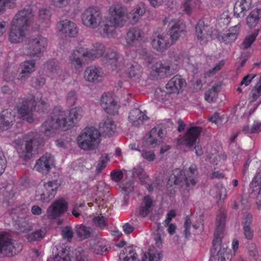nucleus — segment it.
<instances>
[{"instance_id":"6","label":"nucleus","mask_w":261,"mask_h":261,"mask_svg":"<svg viewBox=\"0 0 261 261\" xmlns=\"http://www.w3.org/2000/svg\"><path fill=\"white\" fill-rule=\"evenodd\" d=\"M100 134L94 127L85 128L77 138L78 146L84 150H93L100 143Z\"/></svg>"},{"instance_id":"26","label":"nucleus","mask_w":261,"mask_h":261,"mask_svg":"<svg viewBox=\"0 0 261 261\" xmlns=\"http://www.w3.org/2000/svg\"><path fill=\"white\" fill-rule=\"evenodd\" d=\"M15 116L9 110L3 111L0 114V131L8 129L12 125Z\"/></svg>"},{"instance_id":"17","label":"nucleus","mask_w":261,"mask_h":261,"mask_svg":"<svg viewBox=\"0 0 261 261\" xmlns=\"http://www.w3.org/2000/svg\"><path fill=\"white\" fill-rule=\"evenodd\" d=\"M100 105L108 114L112 115L118 114L119 106L111 96L103 95L101 97Z\"/></svg>"},{"instance_id":"45","label":"nucleus","mask_w":261,"mask_h":261,"mask_svg":"<svg viewBox=\"0 0 261 261\" xmlns=\"http://www.w3.org/2000/svg\"><path fill=\"white\" fill-rule=\"evenodd\" d=\"M141 66L135 63L130 67L128 71L129 77L134 81L138 80L142 74Z\"/></svg>"},{"instance_id":"47","label":"nucleus","mask_w":261,"mask_h":261,"mask_svg":"<svg viewBox=\"0 0 261 261\" xmlns=\"http://www.w3.org/2000/svg\"><path fill=\"white\" fill-rule=\"evenodd\" d=\"M45 234V229H39L32 232L31 233L27 234V238L28 241L31 242L40 241L44 237Z\"/></svg>"},{"instance_id":"54","label":"nucleus","mask_w":261,"mask_h":261,"mask_svg":"<svg viewBox=\"0 0 261 261\" xmlns=\"http://www.w3.org/2000/svg\"><path fill=\"white\" fill-rule=\"evenodd\" d=\"M16 225H17V229L23 233L30 231L33 229L32 226L25 220L22 221L19 220L18 222L16 223Z\"/></svg>"},{"instance_id":"22","label":"nucleus","mask_w":261,"mask_h":261,"mask_svg":"<svg viewBox=\"0 0 261 261\" xmlns=\"http://www.w3.org/2000/svg\"><path fill=\"white\" fill-rule=\"evenodd\" d=\"M33 109L38 112H45L47 111L49 105L47 99L43 97L41 93H37L36 96L30 95Z\"/></svg>"},{"instance_id":"37","label":"nucleus","mask_w":261,"mask_h":261,"mask_svg":"<svg viewBox=\"0 0 261 261\" xmlns=\"http://www.w3.org/2000/svg\"><path fill=\"white\" fill-rule=\"evenodd\" d=\"M261 18V9H255L252 10L247 16L246 22L249 28L255 27Z\"/></svg>"},{"instance_id":"59","label":"nucleus","mask_w":261,"mask_h":261,"mask_svg":"<svg viewBox=\"0 0 261 261\" xmlns=\"http://www.w3.org/2000/svg\"><path fill=\"white\" fill-rule=\"evenodd\" d=\"M139 151L141 152V156L146 160L151 162L154 160L155 158V155L153 151L151 150H139Z\"/></svg>"},{"instance_id":"56","label":"nucleus","mask_w":261,"mask_h":261,"mask_svg":"<svg viewBox=\"0 0 261 261\" xmlns=\"http://www.w3.org/2000/svg\"><path fill=\"white\" fill-rule=\"evenodd\" d=\"M108 160L109 157L107 154H102L101 155L100 161L96 166V172L97 173H100L106 167L107 162Z\"/></svg>"},{"instance_id":"32","label":"nucleus","mask_w":261,"mask_h":261,"mask_svg":"<svg viewBox=\"0 0 261 261\" xmlns=\"http://www.w3.org/2000/svg\"><path fill=\"white\" fill-rule=\"evenodd\" d=\"M84 78L88 82L97 83L101 80L99 69L95 66L87 67L84 72Z\"/></svg>"},{"instance_id":"10","label":"nucleus","mask_w":261,"mask_h":261,"mask_svg":"<svg viewBox=\"0 0 261 261\" xmlns=\"http://www.w3.org/2000/svg\"><path fill=\"white\" fill-rule=\"evenodd\" d=\"M33 16L31 8L24 9L15 14L11 21V25L27 31Z\"/></svg>"},{"instance_id":"12","label":"nucleus","mask_w":261,"mask_h":261,"mask_svg":"<svg viewBox=\"0 0 261 261\" xmlns=\"http://www.w3.org/2000/svg\"><path fill=\"white\" fill-rule=\"evenodd\" d=\"M164 136L163 131L161 128L154 127L145 136L143 143L144 146L154 148L163 142Z\"/></svg>"},{"instance_id":"23","label":"nucleus","mask_w":261,"mask_h":261,"mask_svg":"<svg viewBox=\"0 0 261 261\" xmlns=\"http://www.w3.org/2000/svg\"><path fill=\"white\" fill-rule=\"evenodd\" d=\"M36 62L34 60H30L22 62L20 66L21 70L19 80L21 81L25 80L30 74L35 70Z\"/></svg>"},{"instance_id":"1","label":"nucleus","mask_w":261,"mask_h":261,"mask_svg":"<svg viewBox=\"0 0 261 261\" xmlns=\"http://www.w3.org/2000/svg\"><path fill=\"white\" fill-rule=\"evenodd\" d=\"M226 214L220 212L217 217L216 229L214 236L212 248L211 249L210 261H231L232 254L230 249L224 245H222L221 234H222L225 225Z\"/></svg>"},{"instance_id":"57","label":"nucleus","mask_w":261,"mask_h":261,"mask_svg":"<svg viewBox=\"0 0 261 261\" xmlns=\"http://www.w3.org/2000/svg\"><path fill=\"white\" fill-rule=\"evenodd\" d=\"M223 65L224 62L223 61H221L219 63H217L213 68L205 72V77H210L214 75L218 71L220 70Z\"/></svg>"},{"instance_id":"29","label":"nucleus","mask_w":261,"mask_h":261,"mask_svg":"<svg viewBox=\"0 0 261 261\" xmlns=\"http://www.w3.org/2000/svg\"><path fill=\"white\" fill-rule=\"evenodd\" d=\"M25 30L11 25L9 40L13 43L21 42L25 38Z\"/></svg>"},{"instance_id":"25","label":"nucleus","mask_w":261,"mask_h":261,"mask_svg":"<svg viewBox=\"0 0 261 261\" xmlns=\"http://www.w3.org/2000/svg\"><path fill=\"white\" fill-rule=\"evenodd\" d=\"M128 119L133 125L139 126L147 120L148 117L138 109H134L129 112Z\"/></svg>"},{"instance_id":"41","label":"nucleus","mask_w":261,"mask_h":261,"mask_svg":"<svg viewBox=\"0 0 261 261\" xmlns=\"http://www.w3.org/2000/svg\"><path fill=\"white\" fill-rule=\"evenodd\" d=\"M146 9L144 5L140 3L137 7L133 9L129 13V18H131L132 23H136L140 17L145 12Z\"/></svg>"},{"instance_id":"18","label":"nucleus","mask_w":261,"mask_h":261,"mask_svg":"<svg viewBox=\"0 0 261 261\" xmlns=\"http://www.w3.org/2000/svg\"><path fill=\"white\" fill-rule=\"evenodd\" d=\"M57 28L62 34L70 37H75L78 34L76 25L69 20L60 21L57 23Z\"/></svg>"},{"instance_id":"3","label":"nucleus","mask_w":261,"mask_h":261,"mask_svg":"<svg viewBox=\"0 0 261 261\" xmlns=\"http://www.w3.org/2000/svg\"><path fill=\"white\" fill-rule=\"evenodd\" d=\"M68 113L60 107L54 108L51 116L41 125L40 131L47 137L53 136L56 130L61 128L64 130L71 128V124L67 121Z\"/></svg>"},{"instance_id":"50","label":"nucleus","mask_w":261,"mask_h":261,"mask_svg":"<svg viewBox=\"0 0 261 261\" xmlns=\"http://www.w3.org/2000/svg\"><path fill=\"white\" fill-rule=\"evenodd\" d=\"M162 254L158 252L145 253L142 261H161Z\"/></svg>"},{"instance_id":"38","label":"nucleus","mask_w":261,"mask_h":261,"mask_svg":"<svg viewBox=\"0 0 261 261\" xmlns=\"http://www.w3.org/2000/svg\"><path fill=\"white\" fill-rule=\"evenodd\" d=\"M143 36L144 33L140 29L137 28H130L127 33V42L130 44L135 41L142 38Z\"/></svg>"},{"instance_id":"15","label":"nucleus","mask_w":261,"mask_h":261,"mask_svg":"<svg viewBox=\"0 0 261 261\" xmlns=\"http://www.w3.org/2000/svg\"><path fill=\"white\" fill-rule=\"evenodd\" d=\"M67 208L68 203L64 199H58L48 207L47 216L50 219H56L64 214Z\"/></svg>"},{"instance_id":"31","label":"nucleus","mask_w":261,"mask_h":261,"mask_svg":"<svg viewBox=\"0 0 261 261\" xmlns=\"http://www.w3.org/2000/svg\"><path fill=\"white\" fill-rule=\"evenodd\" d=\"M251 0H238L234 6V15L237 17H243L251 6Z\"/></svg>"},{"instance_id":"39","label":"nucleus","mask_w":261,"mask_h":261,"mask_svg":"<svg viewBox=\"0 0 261 261\" xmlns=\"http://www.w3.org/2000/svg\"><path fill=\"white\" fill-rule=\"evenodd\" d=\"M75 231L78 238L81 240L88 239L91 236L92 229L91 227L83 225H77Z\"/></svg>"},{"instance_id":"49","label":"nucleus","mask_w":261,"mask_h":261,"mask_svg":"<svg viewBox=\"0 0 261 261\" xmlns=\"http://www.w3.org/2000/svg\"><path fill=\"white\" fill-rule=\"evenodd\" d=\"M45 79L41 76H33L31 80V85L35 89H39L45 83Z\"/></svg>"},{"instance_id":"19","label":"nucleus","mask_w":261,"mask_h":261,"mask_svg":"<svg viewBox=\"0 0 261 261\" xmlns=\"http://www.w3.org/2000/svg\"><path fill=\"white\" fill-rule=\"evenodd\" d=\"M33 107L32 101L30 96L23 100L21 104L18 106V113L23 118L29 123H32L34 119L32 115Z\"/></svg>"},{"instance_id":"4","label":"nucleus","mask_w":261,"mask_h":261,"mask_svg":"<svg viewBox=\"0 0 261 261\" xmlns=\"http://www.w3.org/2000/svg\"><path fill=\"white\" fill-rule=\"evenodd\" d=\"M109 12L110 16L105 18L99 30L103 37H108L117 27L123 25L126 10L122 4L115 3L110 7Z\"/></svg>"},{"instance_id":"42","label":"nucleus","mask_w":261,"mask_h":261,"mask_svg":"<svg viewBox=\"0 0 261 261\" xmlns=\"http://www.w3.org/2000/svg\"><path fill=\"white\" fill-rule=\"evenodd\" d=\"M69 123L71 124V127L82 118L83 116V110L81 108L75 107L73 108L69 113Z\"/></svg>"},{"instance_id":"33","label":"nucleus","mask_w":261,"mask_h":261,"mask_svg":"<svg viewBox=\"0 0 261 261\" xmlns=\"http://www.w3.org/2000/svg\"><path fill=\"white\" fill-rule=\"evenodd\" d=\"M105 51L104 45L100 43L94 44L90 50L86 49V54L88 60H93L102 56Z\"/></svg>"},{"instance_id":"5","label":"nucleus","mask_w":261,"mask_h":261,"mask_svg":"<svg viewBox=\"0 0 261 261\" xmlns=\"http://www.w3.org/2000/svg\"><path fill=\"white\" fill-rule=\"evenodd\" d=\"M47 45L46 38L39 34L32 35L27 41L24 54L30 58L40 59L43 56Z\"/></svg>"},{"instance_id":"34","label":"nucleus","mask_w":261,"mask_h":261,"mask_svg":"<svg viewBox=\"0 0 261 261\" xmlns=\"http://www.w3.org/2000/svg\"><path fill=\"white\" fill-rule=\"evenodd\" d=\"M60 186V184L57 180L49 181L43 185V187L41 190L50 193V194L48 196V199H46V200H50L55 197L56 194L57 189Z\"/></svg>"},{"instance_id":"40","label":"nucleus","mask_w":261,"mask_h":261,"mask_svg":"<svg viewBox=\"0 0 261 261\" xmlns=\"http://www.w3.org/2000/svg\"><path fill=\"white\" fill-rule=\"evenodd\" d=\"M47 69L49 72L56 76H60L62 73V70L60 63L56 60H51L47 62L46 64Z\"/></svg>"},{"instance_id":"63","label":"nucleus","mask_w":261,"mask_h":261,"mask_svg":"<svg viewBox=\"0 0 261 261\" xmlns=\"http://www.w3.org/2000/svg\"><path fill=\"white\" fill-rule=\"evenodd\" d=\"M49 194H50V193L44 192V191L41 190V192L38 191L36 195V198L37 200L41 202H48L50 200H46V199H48Z\"/></svg>"},{"instance_id":"36","label":"nucleus","mask_w":261,"mask_h":261,"mask_svg":"<svg viewBox=\"0 0 261 261\" xmlns=\"http://www.w3.org/2000/svg\"><path fill=\"white\" fill-rule=\"evenodd\" d=\"M152 199L149 196H145L139 208V215L142 217H145L152 211Z\"/></svg>"},{"instance_id":"55","label":"nucleus","mask_w":261,"mask_h":261,"mask_svg":"<svg viewBox=\"0 0 261 261\" xmlns=\"http://www.w3.org/2000/svg\"><path fill=\"white\" fill-rule=\"evenodd\" d=\"M205 27L203 21H199L195 28L196 34L198 40H202L203 39L204 36L203 31L205 30Z\"/></svg>"},{"instance_id":"43","label":"nucleus","mask_w":261,"mask_h":261,"mask_svg":"<svg viewBox=\"0 0 261 261\" xmlns=\"http://www.w3.org/2000/svg\"><path fill=\"white\" fill-rule=\"evenodd\" d=\"M259 30H256L252 34L246 36L240 45V48L242 49L245 50L249 48L255 40L258 35Z\"/></svg>"},{"instance_id":"2","label":"nucleus","mask_w":261,"mask_h":261,"mask_svg":"<svg viewBox=\"0 0 261 261\" xmlns=\"http://www.w3.org/2000/svg\"><path fill=\"white\" fill-rule=\"evenodd\" d=\"M171 29L166 34H160L154 33L152 36L151 45L156 50L163 52L168 47L174 44L179 38L181 33L185 31V25L180 21L175 23L170 22Z\"/></svg>"},{"instance_id":"52","label":"nucleus","mask_w":261,"mask_h":261,"mask_svg":"<svg viewBox=\"0 0 261 261\" xmlns=\"http://www.w3.org/2000/svg\"><path fill=\"white\" fill-rule=\"evenodd\" d=\"M77 99V95L75 91L68 92L66 95V103L69 107L74 106Z\"/></svg>"},{"instance_id":"16","label":"nucleus","mask_w":261,"mask_h":261,"mask_svg":"<svg viewBox=\"0 0 261 261\" xmlns=\"http://www.w3.org/2000/svg\"><path fill=\"white\" fill-rule=\"evenodd\" d=\"M249 192L256 198L258 210L261 209V173H257L250 184Z\"/></svg>"},{"instance_id":"28","label":"nucleus","mask_w":261,"mask_h":261,"mask_svg":"<svg viewBox=\"0 0 261 261\" xmlns=\"http://www.w3.org/2000/svg\"><path fill=\"white\" fill-rule=\"evenodd\" d=\"M99 126L100 132L105 136H111L116 131V125L114 121L109 117L102 120Z\"/></svg>"},{"instance_id":"24","label":"nucleus","mask_w":261,"mask_h":261,"mask_svg":"<svg viewBox=\"0 0 261 261\" xmlns=\"http://www.w3.org/2000/svg\"><path fill=\"white\" fill-rule=\"evenodd\" d=\"M118 57L117 53L113 49L108 48L105 55L101 58V62L103 65L110 66L114 69L118 64Z\"/></svg>"},{"instance_id":"62","label":"nucleus","mask_w":261,"mask_h":261,"mask_svg":"<svg viewBox=\"0 0 261 261\" xmlns=\"http://www.w3.org/2000/svg\"><path fill=\"white\" fill-rule=\"evenodd\" d=\"M15 5V0H0V14L5 10V7H13Z\"/></svg>"},{"instance_id":"58","label":"nucleus","mask_w":261,"mask_h":261,"mask_svg":"<svg viewBox=\"0 0 261 261\" xmlns=\"http://www.w3.org/2000/svg\"><path fill=\"white\" fill-rule=\"evenodd\" d=\"M154 239L156 246L161 248L162 246V240L164 237V232L161 229H158L154 233Z\"/></svg>"},{"instance_id":"11","label":"nucleus","mask_w":261,"mask_h":261,"mask_svg":"<svg viewBox=\"0 0 261 261\" xmlns=\"http://www.w3.org/2000/svg\"><path fill=\"white\" fill-rule=\"evenodd\" d=\"M201 131V127L198 126L189 127L184 136L177 139L176 145H183L189 148L192 147L196 144Z\"/></svg>"},{"instance_id":"53","label":"nucleus","mask_w":261,"mask_h":261,"mask_svg":"<svg viewBox=\"0 0 261 261\" xmlns=\"http://www.w3.org/2000/svg\"><path fill=\"white\" fill-rule=\"evenodd\" d=\"M50 17V11L47 9H41L39 11V21L40 23L47 24Z\"/></svg>"},{"instance_id":"64","label":"nucleus","mask_w":261,"mask_h":261,"mask_svg":"<svg viewBox=\"0 0 261 261\" xmlns=\"http://www.w3.org/2000/svg\"><path fill=\"white\" fill-rule=\"evenodd\" d=\"M251 94V102H254L261 95V88L255 85L252 89Z\"/></svg>"},{"instance_id":"7","label":"nucleus","mask_w":261,"mask_h":261,"mask_svg":"<svg viewBox=\"0 0 261 261\" xmlns=\"http://www.w3.org/2000/svg\"><path fill=\"white\" fill-rule=\"evenodd\" d=\"M198 176L197 166L192 164L186 173L184 171H180L176 174H174V183L181 186L185 185L187 188L193 187L197 183Z\"/></svg>"},{"instance_id":"9","label":"nucleus","mask_w":261,"mask_h":261,"mask_svg":"<svg viewBox=\"0 0 261 261\" xmlns=\"http://www.w3.org/2000/svg\"><path fill=\"white\" fill-rule=\"evenodd\" d=\"M83 24L90 29H96L102 22V16L99 9L96 7H89L82 13Z\"/></svg>"},{"instance_id":"35","label":"nucleus","mask_w":261,"mask_h":261,"mask_svg":"<svg viewBox=\"0 0 261 261\" xmlns=\"http://www.w3.org/2000/svg\"><path fill=\"white\" fill-rule=\"evenodd\" d=\"M137 254L132 246L124 248L120 253L119 261H137Z\"/></svg>"},{"instance_id":"48","label":"nucleus","mask_w":261,"mask_h":261,"mask_svg":"<svg viewBox=\"0 0 261 261\" xmlns=\"http://www.w3.org/2000/svg\"><path fill=\"white\" fill-rule=\"evenodd\" d=\"M61 234L64 240L68 242H71L73 237V231L70 226H66L63 227L61 231Z\"/></svg>"},{"instance_id":"8","label":"nucleus","mask_w":261,"mask_h":261,"mask_svg":"<svg viewBox=\"0 0 261 261\" xmlns=\"http://www.w3.org/2000/svg\"><path fill=\"white\" fill-rule=\"evenodd\" d=\"M35 140L30 136L25 135L21 139L14 141L15 147L20 158L24 160L30 159L33 154V144Z\"/></svg>"},{"instance_id":"51","label":"nucleus","mask_w":261,"mask_h":261,"mask_svg":"<svg viewBox=\"0 0 261 261\" xmlns=\"http://www.w3.org/2000/svg\"><path fill=\"white\" fill-rule=\"evenodd\" d=\"M76 261H89L87 253L82 247H78L75 250Z\"/></svg>"},{"instance_id":"30","label":"nucleus","mask_w":261,"mask_h":261,"mask_svg":"<svg viewBox=\"0 0 261 261\" xmlns=\"http://www.w3.org/2000/svg\"><path fill=\"white\" fill-rule=\"evenodd\" d=\"M153 71L156 72L161 77L164 78L170 76L174 73V69L169 65H166L162 62H157L152 67Z\"/></svg>"},{"instance_id":"27","label":"nucleus","mask_w":261,"mask_h":261,"mask_svg":"<svg viewBox=\"0 0 261 261\" xmlns=\"http://www.w3.org/2000/svg\"><path fill=\"white\" fill-rule=\"evenodd\" d=\"M69 248L64 244H59L56 246V252L53 251L55 253L54 261H71Z\"/></svg>"},{"instance_id":"21","label":"nucleus","mask_w":261,"mask_h":261,"mask_svg":"<svg viewBox=\"0 0 261 261\" xmlns=\"http://www.w3.org/2000/svg\"><path fill=\"white\" fill-rule=\"evenodd\" d=\"M186 84L184 79L179 75H176L168 82L166 88L169 93H178L180 90L186 86Z\"/></svg>"},{"instance_id":"60","label":"nucleus","mask_w":261,"mask_h":261,"mask_svg":"<svg viewBox=\"0 0 261 261\" xmlns=\"http://www.w3.org/2000/svg\"><path fill=\"white\" fill-rule=\"evenodd\" d=\"M106 218L103 216L95 217L93 219V222L95 225L101 229H103L106 225Z\"/></svg>"},{"instance_id":"44","label":"nucleus","mask_w":261,"mask_h":261,"mask_svg":"<svg viewBox=\"0 0 261 261\" xmlns=\"http://www.w3.org/2000/svg\"><path fill=\"white\" fill-rule=\"evenodd\" d=\"M200 5L199 0H185L183 4V11L190 15Z\"/></svg>"},{"instance_id":"20","label":"nucleus","mask_w":261,"mask_h":261,"mask_svg":"<svg viewBox=\"0 0 261 261\" xmlns=\"http://www.w3.org/2000/svg\"><path fill=\"white\" fill-rule=\"evenodd\" d=\"M54 164V159L50 153H45L36 162L35 168L43 174H47Z\"/></svg>"},{"instance_id":"61","label":"nucleus","mask_w":261,"mask_h":261,"mask_svg":"<svg viewBox=\"0 0 261 261\" xmlns=\"http://www.w3.org/2000/svg\"><path fill=\"white\" fill-rule=\"evenodd\" d=\"M191 220L188 216H186L184 223L185 230L184 231L185 236L186 238H189L191 236V232L190 231V229L191 228Z\"/></svg>"},{"instance_id":"46","label":"nucleus","mask_w":261,"mask_h":261,"mask_svg":"<svg viewBox=\"0 0 261 261\" xmlns=\"http://www.w3.org/2000/svg\"><path fill=\"white\" fill-rule=\"evenodd\" d=\"M234 29H235V32H229L222 36L221 40L225 43H231L237 38L239 27L238 25H235Z\"/></svg>"},{"instance_id":"14","label":"nucleus","mask_w":261,"mask_h":261,"mask_svg":"<svg viewBox=\"0 0 261 261\" xmlns=\"http://www.w3.org/2000/svg\"><path fill=\"white\" fill-rule=\"evenodd\" d=\"M86 54V49L82 47L76 48L71 54L69 61L71 66L76 71L82 70L83 65L88 60Z\"/></svg>"},{"instance_id":"13","label":"nucleus","mask_w":261,"mask_h":261,"mask_svg":"<svg viewBox=\"0 0 261 261\" xmlns=\"http://www.w3.org/2000/svg\"><path fill=\"white\" fill-rule=\"evenodd\" d=\"M14 250V242L11 235L6 231H0V253L6 256H12L16 253Z\"/></svg>"}]
</instances>
